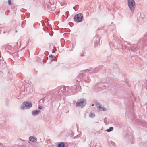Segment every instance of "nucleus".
<instances>
[{
  "mask_svg": "<svg viewBox=\"0 0 147 147\" xmlns=\"http://www.w3.org/2000/svg\"><path fill=\"white\" fill-rule=\"evenodd\" d=\"M86 104V101L85 99H80L77 101L76 104V106L82 108L85 106Z\"/></svg>",
  "mask_w": 147,
  "mask_h": 147,
  "instance_id": "1",
  "label": "nucleus"
},
{
  "mask_svg": "<svg viewBox=\"0 0 147 147\" xmlns=\"http://www.w3.org/2000/svg\"><path fill=\"white\" fill-rule=\"evenodd\" d=\"M32 107L31 102L29 101H26L23 102L21 105V108L22 110L28 109Z\"/></svg>",
  "mask_w": 147,
  "mask_h": 147,
  "instance_id": "2",
  "label": "nucleus"
},
{
  "mask_svg": "<svg viewBox=\"0 0 147 147\" xmlns=\"http://www.w3.org/2000/svg\"><path fill=\"white\" fill-rule=\"evenodd\" d=\"M128 5L130 9L133 10L135 8V3L134 0H127Z\"/></svg>",
  "mask_w": 147,
  "mask_h": 147,
  "instance_id": "3",
  "label": "nucleus"
},
{
  "mask_svg": "<svg viewBox=\"0 0 147 147\" xmlns=\"http://www.w3.org/2000/svg\"><path fill=\"white\" fill-rule=\"evenodd\" d=\"M83 16L82 14L80 13L75 15L74 20L76 22H80L82 21Z\"/></svg>",
  "mask_w": 147,
  "mask_h": 147,
  "instance_id": "4",
  "label": "nucleus"
},
{
  "mask_svg": "<svg viewBox=\"0 0 147 147\" xmlns=\"http://www.w3.org/2000/svg\"><path fill=\"white\" fill-rule=\"evenodd\" d=\"M7 69L5 62L3 60H0V71L3 72V70Z\"/></svg>",
  "mask_w": 147,
  "mask_h": 147,
  "instance_id": "5",
  "label": "nucleus"
},
{
  "mask_svg": "<svg viewBox=\"0 0 147 147\" xmlns=\"http://www.w3.org/2000/svg\"><path fill=\"white\" fill-rule=\"evenodd\" d=\"M81 89L80 86L79 85H74L73 87H71V90H72L73 92H76L80 90Z\"/></svg>",
  "mask_w": 147,
  "mask_h": 147,
  "instance_id": "6",
  "label": "nucleus"
},
{
  "mask_svg": "<svg viewBox=\"0 0 147 147\" xmlns=\"http://www.w3.org/2000/svg\"><path fill=\"white\" fill-rule=\"evenodd\" d=\"M83 76L84 75L82 74H80L78 75L77 79L76 80L77 84H78L80 81H81Z\"/></svg>",
  "mask_w": 147,
  "mask_h": 147,
  "instance_id": "7",
  "label": "nucleus"
},
{
  "mask_svg": "<svg viewBox=\"0 0 147 147\" xmlns=\"http://www.w3.org/2000/svg\"><path fill=\"white\" fill-rule=\"evenodd\" d=\"M124 46L125 47V48L129 50H131V47L130 44L127 42H125L124 44Z\"/></svg>",
  "mask_w": 147,
  "mask_h": 147,
  "instance_id": "8",
  "label": "nucleus"
},
{
  "mask_svg": "<svg viewBox=\"0 0 147 147\" xmlns=\"http://www.w3.org/2000/svg\"><path fill=\"white\" fill-rule=\"evenodd\" d=\"M96 107L98 108L99 109H102L103 111H105L107 110L104 107H101V104L98 102H96Z\"/></svg>",
  "mask_w": 147,
  "mask_h": 147,
  "instance_id": "9",
  "label": "nucleus"
},
{
  "mask_svg": "<svg viewBox=\"0 0 147 147\" xmlns=\"http://www.w3.org/2000/svg\"><path fill=\"white\" fill-rule=\"evenodd\" d=\"M40 111L39 110H37L33 111H32V114L33 116H36L38 114L39 112Z\"/></svg>",
  "mask_w": 147,
  "mask_h": 147,
  "instance_id": "10",
  "label": "nucleus"
},
{
  "mask_svg": "<svg viewBox=\"0 0 147 147\" xmlns=\"http://www.w3.org/2000/svg\"><path fill=\"white\" fill-rule=\"evenodd\" d=\"M29 140L33 142H35L36 141L37 139L33 137L30 136L29 138Z\"/></svg>",
  "mask_w": 147,
  "mask_h": 147,
  "instance_id": "11",
  "label": "nucleus"
},
{
  "mask_svg": "<svg viewBox=\"0 0 147 147\" xmlns=\"http://www.w3.org/2000/svg\"><path fill=\"white\" fill-rule=\"evenodd\" d=\"M65 144L63 142L60 143L58 145V147H65Z\"/></svg>",
  "mask_w": 147,
  "mask_h": 147,
  "instance_id": "12",
  "label": "nucleus"
},
{
  "mask_svg": "<svg viewBox=\"0 0 147 147\" xmlns=\"http://www.w3.org/2000/svg\"><path fill=\"white\" fill-rule=\"evenodd\" d=\"M138 47V46L137 45H132L131 47V50L132 51H134L135 49H136Z\"/></svg>",
  "mask_w": 147,
  "mask_h": 147,
  "instance_id": "13",
  "label": "nucleus"
},
{
  "mask_svg": "<svg viewBox=\"0 0 147 147\" xmlns=\"http://www.w3.org/2000/svg\"><path fill=\"white\" fill-rule=\"evenodd\" d=\"M113 127H110L109 129L106 130V131L107 132H110L113 130Z\"/></svg>",
  "mask_w": 147,
  "mask_h": 147,
  "instance_id": "14",
  "label": "nucleus"
},
{
  "mask_svg": "<svg viewBox=\"0 0 147 147\" xmlns=\"http://www.w3.org/2000/svg\"><path fill=\"white\" fill-rule=\"evenodd\" d=\"M95 116V115L94 113H90L89 115V116L90 117L93 118Z\"/></svg>",
  "mask_w": 147,
  "mask_h": 147,
  "instance_id": "15",
  "label": "nucleus"
},
{
  "mask_svg": "<svg viewBox=\"0 0 147 147\" xmlns=\"http://www.w3.org/2000/svg\"><path fill=\"white\" fill-rule=\"evenodd\" d=\"M110 45L111 47V49H113L115 48V47H113L114 45L113 44V42H111L110 44Z\"/></svg>",
  "mask_w": 147,
  "mask_h": 147,
  "instance_id": "16",
  "label": "nucleus"
},
{
  "mask_svg": "<svg viewBox=\"0 0 147 147\" xmlns=\"http://www.w3.org/2000/svg\"><path fill=\"white\" fill-rule=\"evenodd\" d=\"M86 78L84 80V81L87 82H89L90 81V78L88 77H86Z\"/></svg>",
  "mask_w": 147,
  "mask_h": 147,
  "instance_id": "17",
  "label": "nucleus"
},
{
  "mask_svg": "<svg viewBox=\"0 0 147 147\" xmlns=\"http://www.w3.org/2000/svg\"><path fill=\"white\" fill-rule=\"evenodd\" d=\"M49 57L51 58V60H53L54 61V60L53 59L54 58H55V57L54 56L52 55H50L49 56Z\"/></svg>",
  "mask_w": 147,
  "mask_h": 147,
  "instance_id": "18",
  "label": "nucleus"
},
{
  "mask_svg": "<svg viewBox=\"0 0 147 147\" xmlns=\"http://www.w3.org/2000/svg\"><path fill=\"white\" fill-rule=\"evenodd\" d=\"M65 90L67 92V93H69V94H70V92H69V90H68V87H65Z\"/></svg>",
  "mask_w": 147,
  "mask_h": 147,
  "instance_id": "19",
  "label": "nucleus"
},
{
  "mask_svg": "<svg viewBox=\"0 0 147 147\" xmlns=\"http://www.w3.org/2000/svg\"><path fill=\"white\" fill-rule=\"evenodd\" d=\"M51 8V11L54 10L55 9V8L54 7H50V6H49L48 8L49 9V8Z\"/></svg>",
  "mask_w": 147,
  "mask_h": 147,
  "instance_id": "20",
  "label": "nucleus"
},
{
  "mask_svg": "<svg viewBox=\"0 0 147 147\" xmlns=\"http://www.w3.org/2000/svg\"><path fill=\"white\" fill-rule=\"evenodd\" d=\"M99 68H97L96 69H94V72H96V71H98L99 70Z\"/></svg>",
  "mask_w": 147,
  "mask_h": 147,
  "instance_id": "21",
  "label": "nucleus"
},
{
  "mask_svg": "<svg viewBox=\"0 0 147 147\" xmlns=\"http://www.w3.org/2000/svg\"><path fill=\"white\" fill-rule=\"evenodd\" d=\"M8 3L9 5L11 4V0H8Z\"/></svg>",
  "mask_w": 147,
  "mask_h": 147,
  "instance_id": "22",
  "label": "nucleus"
},
{
  "mask_svg": "<svg viewBox=\"0 0 147 147\" xmlns=\"http://www.w3.org/2000/svg\"><path fill=\"white\" fill-rule=\"evenodd\" d=\"M38 109H42V106H39V107H38Z\"/></svg>",
  "mask_w": 147,
  "mask_h": 147,
  "instance_id": "23",
  "label": "nucleus"
},
{
  "mask_svg": "<svg viewBox=\"0 0 147 147\" xmlns=\"http://www.w3.org/2000/svg\"><path fill=\"white\" fill-rule=\"evenodd\" d=\"M84 53H82L81 55V56H82H82H84Z\"/></svg>",
  "mask_w": 147,
  "mask_h": 147,
  "instance_id": "24",
  "label": "nucleus"
},
{
  "mask_svg": "<svg viewBox=\"0 0 147 147\" xmlns=\"http://www.w3.org/2000/svg\"><path fill=\"white\" fill-rule=\"evenodd\" d=\"M111 143L113 144H115V143L113 142H111Z\"/></svg>",
  "mask_w": 147,
  "mask_h": 147,
  "instance_id": "25",
  "label": "nucleus"
},
{
  "mask_svg": "<svg viewBox=\"0 0 147 147\" xmlns=\"http://www.w3.org/2000/svg\"><path fill=\"white\" fill-rule=\"evenodd\" d=\"M1 146L2 147H4V146H3L2 144H1Z\"/></svg>",
  "mask_w": 147,
  "mask_h": 147,
  "instance_id": "26",
  "label": "nucleus"
},
{
  "mask_svg": "<svg viewBox=\"0 0 147 147\" xmlns=\"http://www.w3.org/2000/svg\"><path fill=\"white\" fill-rule=\"evenodd\" d=\"M17 32V30H16V32Z\"/></svg>",
  "mask_w": 147,
  "mask_h": 147,
  "instance_id": "27",
  "label": "nucleus"
},
{
  "mask_svg": "<svg viewBox=\"0 0 147 147\" xmlns=\"http://www.w3.org/2000/svg\"><path fill=\"white\" fill-rule=\"evenodd\" d=\"M74 7H73V8H74V9H75Z\"/></svg>",
  "mask_w": 147,
  "mask_h": 147,
  "instance_id": "28",
  "label": "nucleus"
}]
</instances>
